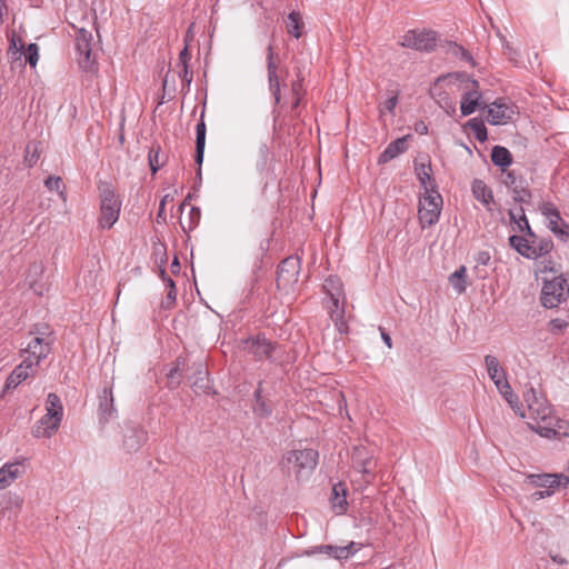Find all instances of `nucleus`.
I'll use <instances>...</instances> for the list:
<instances>
[{
    "mask_svg": "<svg viewBox=\"0 0 569 569\" xmlns=\"http://www.w3.org/2000/svg\"><path fill=\"white\" fill-rule=\"evenodd\" d=\"M300 260L301 257L297 253L287 257L280 264V273H287L290 278L297 277L300 270Z\"/></svg>",
    "mask_w": 569,
    "mask_h": 569,
    "instance_id": "obj_36",
    "label": "nucleus"
},
{
    "mask_svg": "<svg viewBox=\"0 0 569 569\" xmlns=\"http://www.w3.org/2000/svg\"><path fill=\"white\" fill-rule=\"evenodd\" d=\"M466 273V267L461 266L459 269H457L449 276V283L451 284L453 290L459 295L463 293L467 289Z\"/></svg>",
    "mask_w": 569,
    "mask_h": 569,
    "instance_id": "obj_38",
    "label": "nucleus"
},
{
    "mask_svg": "<svg viewBox=\"0 0 569 569\" xmlns=\"http://www.w3.org/2000/svg\"><path fill=\"white\" fill-rule=\"evenodd\" d=\"M490 259L489 254H488V251H480L479 252V257H478V261L480 263H483L486 264L488 262V260Z\"/></svg>",
    "mask_w": 569,
    "mask_h": 569,
    "instance_id": "obj_61",
    "label": "nucleus"
},
{
    "mask_svg": "<svg viewBox=\"0 0 569 569\" xmlns=\"http://www.w3.org/2000/svg\"><path fill=\"white\" fill-rule=\"evenodd\" d=\"M525 401L528 406V418L531 420L529 426L541 437L551 438L557 435L553 428V416L551 408L546 399L538 396L533 388L525 392Z\"/></svg>",
    "mask_w": 569,
    "mask_h": 569,
    "instance_id": "obj_1",
    "label": "nucleus"
},
{
    "mask_svg": "<svg viewBox=\"0 0 569 569\" xmlns=\"http://www.w3.org/2000/svg\"><path fill=\"white\" fill-rule=\"evenodd\" d=\"M513 113L512 106L505 99H497L488 108V121L493 126L505 124L512 119Z\"/></svg>",
    "mask_w": 569,
    "mask_h": 569,
    "instance_id": "obj_12",
    "label": "nucleus"
},
{
    "mask_svg": "<svg viewBox=\"0 0 569 569\" xmlns=\"http://www.w3.org/2000/svg\"><path fill=\"white\" fill-rule=\"evenodd\" d=\"M318 458L319 453L313 449L290 450L282 456L279 466L283 470L292 471L300 480L312 473L318 465Z\"/></svg>",
    "mask_w": 569,
    "mask_h": 569,
    "instance_id": "obj_2",
    "label": "nucleus"
},
{
    "mask_svg": "<svg viewBox=\"0 0 569 569\" xmlns=\"http://www.w3.org/2000/svg\"><path fill=\"white\" fill-rule=\"evenodd\" d=\"M502 48L505 54L508 56L510 60H516V57L518 56L516 50L506 41L505 38H502Z\"/></svg>",
    "mask_w": 569,
    "mask_h": 569,
    "instance_id": "obj_51",
    "label": "nucleus"
},
{
    "mask_svg": "<svg viewBox=\"0 0 569 569\" xmlns=\"http://www.w3.org/2000/svg\"><path fill=\"white\" fill-rule=\"evenodd\" d=\"M471 191L478 201H480L488 210L491 209L490 206L493 203V193L481 179H475L472 181Z\"/></svg>",
    "mask_w": 569,
    "mask_h": 569,
    "instance_id": "obj_27",
    "label": "nucleus"
},
{
    "mask_svg": "<svg viewBox=\"0 0 569 569\" xmlns=\"http://www.w3.org/2000/svg\"><path fill=\"white\" fill-rule=\"evenodd\" d=\"M553 492H555V490H539V491L533 492L531 495V498L533 500H541V499L552 496Z\"/></svg>",
    "mask_w": 569,
    "mask_h": 569,
    "instance_id": "obj_53",
    "label": "nucleus"
},
{
    "mask_svg": "<svg viewBox=\"0 0 569 569\" xmlns=\"http://www.w3.org/2000/svg\"><path fill=\"white\" fill-rule=\"evenodd\" d=\"M46 413L62 420L63 407L58 395L50 392L46 401Z\"/></svg>",
    "mask_w": 569,
    "mask_h": 569,
    "instance_id": "obj_37",
    "label": "nucleus"
},
{
    "mask_svg": "<svg viewBox=\"0 0 569 569\" xmlns=\"http://www.w3.org/2000/svg\"><path fill=\"white\" fill-rule=\"evenodd\" d=\"M44 186L47 187V189H49L50 191H58L59 194L66 199L64 197V186L62 184V180L60 177H57V176H49L46 181H44Z\"/></svg>",
    "mask_w": 569,
    "mask_h": 569,
    "instance_id": "obj_44",
    "label": "nucleus"
},
{
    "mask_svg": "<svg viewBox=\"0 0 569 569\" xmlns=\"http://www.w3.org/2000/svg\"><path fill=\"white\" fill-rule=\"evenodd\" d=\"M400 44L418 51H432L437 46V33L431 30H409L402 37Z\"/></svg>",
    "mask_w": 569,
    "mask_h": 569,
    "instance_id": "obj_8",
    "label": "nucleus"
},
{
    "mask_svg": "<svg viewBox=\"0 0 569 569\" xmlns=\"http://www.w3.org/2000/svg\"><path fill=\"white\" fill-rule=\"evenodd\" d=\"M305 23L302 21L301 14L298 11H291L286 20V28L290 36L296 39H299L302 36V29Z\"/></svg>",
    "mask_w": 569,
    "mask_h": 569,
    "instance_id": "obj_34",
    "label": "nucleus"
},
{
    "mask_svg": "<svg viewBox=\"0 0 569 569\" xmlns=\"http://www.w3.org/2000/svg\"><path fill=\"white\" fill-rule=\"evenodd\" d=\"M539 210L541 214L548 221V228L550 231L561 241H569V223H567L562 218L555 206V203L550 201H543L539 206Z\"/></svg>",
    "mask_w": 569,
    "mask_h": 569,
    "instance_id": "obj_6",
    "label": "nucleus"
},
{
    "mask_svg": "<svg viewBox=\"0 0 569 569\" xmlns=\"http://www.w3.org/2000/svg\"><path fill=\"white\" fill-rule=\"evenodd\" d=\"M253 411L257 416H259L261 418H267V417L271 416V412H272L271 408L268 406V403L262 398L260 388H258L254 391Z\"/></svg>",
    "mask_w": 569,
    "mask_h": 569,
    "instance_id": "obj_42",
    "label": "nucleus"
},
{
    "mask_svg": "<svg viewBox=\"0 0 569 569\" xmlns=\"http://www.w3.org/2000/svg\"><path fill=\"white\" fill-rule=\"evenodd\" d=\"M244 349L258 360L269 359L273 351V345L264 337L257 336L244 341Z\"/></svg>",
    "mask_w": 569,
    "mask_h": 569,
    "instance_id": "obj_16",
    "label": "nucleus"
},
{
    "mask_svg": "<svg viewBox=\"0 0 569 569\" xmlns=\"http://www.w3.org/2000/svg\"><path fill=\"white\" fill-rule=\"evenodd\" d=\"M381 338L388 348L392 347L391 337L385 330H381Z\"/></svg>",
    "mask_w": 569,
    "mask_h": 569,
    "instance_id": "obj_60",
    "label": "nucleus"
},
{
    "mask_svg": "<svg viewBox=\"0 0 569 569\" xmlns=\"http://www.w3.org/2000/svg\"><path fill=\"white\" fill-rule=\"evenodd\" d=\"M98 190L100 197L98 224L101 229H110L119 219L122 203L111 183L100 182Z\"/></svg>",
    "mask_w": 569,
    "mask_h": 569,
    "instance_id": "obj_3",
    "label": "nucleus"
},
{
    "mask_svg": "<svg viewBox=\"0 0 569 569\" xmlns=\"http://www.w3.org/2000/svg\"><path fill=\"white\" fill-rule=\"evenodd\" d=\"M23 50V44L20 39H17L14 34L9 40L8 56L12 60L20 59Z\"/></svg>",
    "mask_w": 569,
    "mask_h": 569,
    "instance_id": "obj_43",
    "label": "nucleus"
},
{
    "mask_svg": "<svg viewBox=\"0 0 569 569\" xmlns=\"http://www.w3.org/2000/svg\"><path fill=\"white\" fill-rule=\"evenodd\" d=\"M521 256L535 260V272L545 273V272H556L555 263L551 260L549 252L550 251H518Z\"/></svg>",
    "mask_w": 569,
    "mask_h": 569,
    "instance_id": "obj_18",
    "label": "nucleus"
},
{
    "mask_svg": "<svg viewBox=\"0 0 569 569\" xmlns=\"http://www.w3.org/2000/svg\"><path fill=\"white\" fill-rule=\"evenodd\" d=\"M38 50H39V48H38L37 43H30L27 47L26 60L31 67H36V64L38 62V59H39Z\"/></svg>",
    "mask_w": 569,
    "mask_h": 569,
    "instance_id": "obj_46",
    "label": "nucleus"
},
{
    "mask_svg": "<svg viewBox=\"0 0 569 569\" xmlns=\"http://www.w3.org/2000/svg\"><path fill=\"white\" fill-rule=\"evenodd\" d=\"M416 173L420 184L423 187L425 192L437 190V183L432 178L431 163H416Z\"/></svg>",
    "mask_w": 569,
    "mask_h": 569,
    "instance_id": "obj_28",
    "label": "nucleus"
},
{
    "mask_svg": "<svg viewBox=\"0 0 569 569\" xmlns=\"http://www.w3.org/2000/svg\"><path fill=\"white\" fill-rule=\"evenodd\" d=\"M455 48H456V51H455V52H456V53H460V54H461V58H462L463 60L469 61V62H471V61H472V56H471V54H470V52H469V51H467L463 47H461V46H457V44H456V47H455Z\"/></svg>",
    "mask_w": 569,
    "mask_h": 569,
    "instance_id": "obj_56",
    "label": "nucleus"
},
{
    "mask_svg": "<svg viewBox=\"0 0 569 569\" xmlns=\"http://www.w3.org/2000/svg\"><path fill=\"white\" fill-rule=\"evenodd\" d=\"M407 149L406 138H398L391 141L378 158V164H386Z\"/></svg>",
    "mask_w": 569,
    "mask_h": 569,
    "instance_id": "obj_24",
    "label": "nucleus"
},
{
    "mask_svg": "<svg viewBox=\"0 0 569 569\" xmlns=\"http://www.w3.org/2000/svg\"><path fill=\"white\" fill-rule=\"evenodd\" d=\"M353 466L360 471L365 480L369 482L373 475V460L365 449H356L352 456Z\"/></svg>",
    "mask_w": 569,
    "mask_h": 569,
    "instance_id": "obj_20",
    "label": "nucleus"
},
{
    "mask_svg": "<svg viewBox=\"0 0 569 569\" xmlns=\"http://www.w3.org/2000/svg\"><path fill=\"white\" fill-rule=\"evenodd\" d=\"M42 271H43V267H42V264H33V266L30 268V270H29V276H28V279H29V286H30V288H31L36 293H38V295H42V292H43V287H42V286H39V284L37 283V281H36V280H31L30 278H31V274H32V273H33L34 276H37V274L42 273Z\"/></svg>",
    "mask_w": 569,
    "mask_h": 569,
    "instance_id": "obj_45",
    "label": "nucleus"
},
{
    "mask_svg": "<svg viewBox=\"0 0 569 569\" xmlns=\"http://www.w3.org/2000/svg\"><path fill=\"white\" fill-rule=\"evenodd\" d=\"M442 203L443 200L438 190L423 192L418 208V218L423 228L438 222Z\"/></svg>",
    "mask_w": 569,
    "mask_h": 569,
    "instance_id": "obj_5",
    "label": "nucleus"
},
{
    "mask_svg": "<svg viewBox=\"0 0 569 569\" xmlns=\"http://www.w3.org/2000/svg\"><path fill=\"white\" fill-rule=\"evenodd\" d=\"M497 390L502 396V398L508 402V405L511 407L516 415H518L521 418L526 417V412L519 400V397L517 393L513 392L509 382L499 386Z\"/></svg>",
    "mask_w": 569,
    "mask_h": 569,
    "instance_id": "obj_26",
    "label": "nucleus"
},
{
    "mask_svg": "<svg viewBox=\"0 0 569 569\" xmlns=\"http://www.w3.org/2000/svg\"><path fill=\"white\" fill-rule=\"evenodd\" d=\"M323 290L328 295V297L331 299H342L345 300V291H343V284L339 277L337 276H329L325 282H323Z\"/></svg>",
    "mask_w": 569,
    "mask_h": 569,
    "instance_id": "obj_32",
    "label": "nucleus"
},
{
    "mask_svg": "<svg viewBox=\"0 0 569 569\" xmlns=\"http://www.w3.org/2000/svg\"><path fill=\"white\" fill-rule=\"evenodd\" d=\"M160 151L161 148L159 144L152 146L149 150L148 161L152 174H154L164 164L166 157L161 154Z\"/></svg>",
    "mask_w": 569,
    "mask_h": 569,
    "instance_id": "obj_39",
    "label": "nucleus"
},
{
    "mask_svg": "<svg viewBox=\"0 0 569 569\" xmlns=\"http://www.w3.org/2000/svg\"><path fill=\"white\" fill-rule=\"evenodd\" d=\"M332 509L342 515L347 511V490L342 483H337L332 488V497L330 498Z\"/></svg>",
    "mask_w": 569,
    "mask_h": 569,
    "instance_id": "obj_31",
    "label": "nucleus"
},
{
    "mask_svg": "<svg viewBox=\"0 0 569 569\" xmlns=\"http://www.w3.org/2000/svg\"><path fill=\"white\" fill-rule=\"evenodd\" d=\"M38 160L37 151L34 150L32 153H30V144L27 146V154H26V161L29 163V166H33Z\"/></svg>",
    "mask_w": 569,
    "mask_h": 569,
    "instance_id": "obj_55",
    "label": "nucleus"
},
{
    "mask_svg": "<svg viewBox=\"0 0 569 569\" xmlns=\"http://www.w3.org/2000/svg\"><path fill=\"white\" fill-rule=\"evenodd\" d=\"M485 365L490 380L495 383L496 388L508 382L507 372L500 365L498 358L492 355L485 356Z\"/></svg>",
    "mask_w": 569,
    "mask_h": 569,
    "instance_id": "obj_21",
    "label": "nucleus"
},
{
    "mask_svg": "<svg viewBox=\"0 0 569 569\" xmlns=\"http://www.w3.org/2000/svg\"><path fill=\"white\" fill-rule=\"evenodd\" d=\"M124 445L129 450H136L140 446V440L137 441L136 445L131 443V438H127L124 440Z\"/></svg>",
    "mask_w": 569,
    "mask_h": 569,
    "instance_id": "obj_62",
    "label": "nucleus"
},
{
    "mask_svg": "<svg viewBox=\"0 0 569 569\" xmlns=\"http://www.w3.org/2000/svg\"><path fill=\"white\" fill-rule=\"evenodd\" d=\"M295 79L290 83L291 96L305 97L306 89L303 87L305 74L299 67H295Z\"/></svg>",
    "mask_w": 569,
    "mask_h": 569,
    "instance_id": "obj_41",
    "label": "nucleus"
},
{
    "mask_svg": "<svg viewBox=\"0 0 569 569\" xmlns=\"http://www.w3.org/2000/svg\"><path fill=\"white\" fill-rule=\"evenodd\" d=\"M302 99H303V97L292 96V101H291V111L292 112H295L298 109Z\"/></svg>",
    "mask_w": 569,
    "mask_h": 569,
    "instance_id": "obj_59",
    "label": "nucleus"
},
{
    "mask_svg": "<svg viewBox=\"0 0 569 569\" xmlns=\"http://www.w3.org/2000/svg\"><path fill=\"white\" fill-rule=\"evenodd\" d=\"M168 261L167 251H160L158 254H156V262L158 264V269L160 270V266L164 268V264Z\"/></svg>",
    "mask_w": 569,
    "mask_h": 569,
    "instance_id": "obj_54",
    "label": "nucleus"
},
{
    "mask_svg": "<svg viewBox=\"0 0 569 569\" xmlns=\"http://www.w3.org/2000/svg\"><path fill=\"white\" fill-rule=\"evenodd\" d=\"M569 295V278L563 274L553 277L551 280L543 279L541 290V303L546 308H556L567 300Z\"/></svg>",
    "mask_w": 569,
    "mask_h": 569,
    "instance_id": "obj_4",
    "label": "nucleus"
},
{
    "mask_svg": "<svg viewBox=\"0 0 569 569\" xmlns=\"http://www.w3.org/2000/svg\"><path fill=\"white\" fill-rule=\"evenodd\" d=\"M22 351L32 359L33 365L39 366L40 361L46 359L51 351L50 342L43 338L33 337Z\"/></svg>",
    "mask_w": 569,
    "mask_h": 569,
    "instance_id": "obj_17",
    "label": "nucleus"
},
{
    "mask_svg": "<svg viewBox=\"0 0 569 569\" xmlns=\"http://www.w3.org/2000/svg\"><path fill=\"white\" fill-rule=\"evenodd\" d=\"M509 243L512 249H532L528 244V239H526L522 236H517V234L510 236Z\"/></svg>",
    "mask_w": 569,
    "mask_h": 569,
    "instance_id": "obj_47",
    "label": "nucleus"
},
{
    "mask_svg": "<svg viewBox=\"0 0 569 569\" xmlns=\"http://www.w3.org/2000/svg\"><path fill=\"white\" fill-rule=\"evenodd\" d=\"M199 220H200V209L192 207L190 209V222H189L188 228L192 229L193 227H196L198 224Z\"/></svg>",
    "mask_w": 569,
    "mask_h": 569,
    "instance_id": "obj_50",
    "label": "nucleus"
},
{
    "mask_svg": "<svg viewBox=\"0 0 569 569\" xmlns=\"http://www.w3.org/2000/svg\"><path fill=\"white\" fill-rule=\"evenodd\" d=\"M556 475L562 477L560 486L567 487L569 485V476L563 475V473H556Z\"/></svg>",
    "mask_w": 569,
    "mask_h": 569,
    "instance_id": "obj_63",
    "label": "nucleus"
},
{
    "mask_svg": "<svg viewBox=\"0 0 569 569\" xmlns=\"http://www.w3.org/2000/svg\"><path fill=\"white\" fill-rule=\"evenodd\" d=\"M345 306H346V299L338 300V299H329L327 308L329 310L330 319L335 322V325L338 327L339 331H342L346 327L345 321Z\"/></svg>",
    "mask_w": 569,
    "mask_h": 569,
    "instance_id": "obj_29",
    "label": "nucleus"
},
{
    "mask_svg": "<svg viewBox=\"0 0 569 569\" xmlns=\"http://www.w3.org/2000/svg\"><path fill=\"white\" fill-rule=\"evenodd\" d=\"M180 261H179V258L177 256L173 257L172 261H171V264H170V270L173 274H178L180 272Z\"/></svg>",
    "mask_w": 569,
    "mask_h": 569,
    "instance_id": "obj_57",
    "label": "nucleus"
},
{
    "mask_svg": "<svg viewBox=\"0 0 569 569\" xmlns=\"http://www.w3.org/2000/svg\"><path fill=\"white\" fill-rule=\"evenodd\" d=\"M360 549V545L351 541L346 546L321 545L308 551V555L326 553L337 560H347Z\"/></svg>",
    "mask_w": 569,
    "mask_h": 569,
    "instance_id": "obj_11",
    "label": "nucleus"
},
{
    "mask_svg": "<svg viewBox=\"0 0 569 569\" xmlns=\"http://www.w3.org/2000/svg\"><path fill=\"white\" fill-rule=\"evenodd\" d=\"M278 56L274 52L272 43L267 47V72L269 90L274 99L276 104L281 102L280 77L278 76Z\"/></svg>",
    "mask_w": 569,
    "mask_h": 569,
    "instance_id": "obj_9",
    "label": "nucleus"
},
{
    "mask_svg": "<svg viewBox=\"0 0 569 569\" xmlns=\"http://www.w3.org/2000/svg\"><path fill=\"white\" fill-rule=\"evenodd\" d=\"M561 478L562 477L553 473H531L528 475L526 479L533 487L543 488V490H555L556 488L560 487Z\"/></svg>",
    "mask_w": 569,
    "mask_h": 569,
    "instance_id": "obj_22",
    "label": "nucleus"
},
{
    "mask_svg": "<svg viewBox=\"0 0 569 569\" xmlns=\"http://www.w3.org/2000/svg\"><path fill=\"white\" fill-rule=\"evenodd\" d=\"M491 161L495 166L505 170L512 162L511 152L505 147L495 146L491 150Z\"/></svg>",
    "mask_w": 569,
    "mask_h": 569,
    "instance_id": "obj_35",
    "label": "nucleus"
},
{
    "mask_svg": "<svg viewBox=\"0 0 569 569\" xmlns=\"http://www.w3.org/2000/svg\"><path fill=\"white\" fill-rule=\"evenodd\" d=\"M397 104H398V93L396 92L382 103V106L380 107V112L388 111L390 113H393Z\"/></svg>",
    "mask_w": 569,
    "mask_h": 569,
    "instance_id": "obj_48",
    "label": "nucleus"
},
{
    "mask_svg": "<svg viewBox=\"0 0 569 569\" xmlns=\"http://www.w3.org/2000/svg\"><path fill=\"white\" fill-rule=\"evenodd\" d=\"M481 93L477 90H469L462 94L460 111L463 117L469 116L480 107Z\"/></svg>",
    "mask_w": 569,
    "mask_h": 569,
    "instance_id": "obj_30",
    "label": "nucleus"
},
{
    "mask_svg": "<svg viewBox=\"0 0 569 569\" xmlns=\"http://www.w3.org/2000/svg\"><path fill=\"white\" fill-rule=\"evenodd\" d=\"M191 59V54L186 46L179 53V63L181 67L188 66L189 60Z\"/></svg>",
    "mask_w": 569,
    "mask_h": 569,
    "instance_id": "obj_52",
    "label": "nucleus"
},
{
    "mask_svg": "<svg viewBox=\"0 0 569 569\" xmlns=\"http://www.w3.org/2000/svg\"><path fill=\"white\" fill-rule=\"evenodd\" d=\"M503 183L512 191V198L519 203H530L532 193L528 188V183L522 178L515 174V171L506 172Z\"/></svg>",
    "mask_w": 569,
    "mask_h": 569,
    "instance_id": "obj_10",
    "label": "nucleus"
},
{
    "mask_svg": "<svg viewBox=\"0 0 569 569\" xmlns=\"http://www.w3.org/2000/svg\"><path fill=\"white\" fill-rule=\"evenodd\" d=\"M206 122H204V108L201 111L200 119L196 126V152L194 162L198 164L197 177L201 179V166L204 157L206 146Z\"/></svg>",
    "mask_w": 569,
    "mask_h": 569,
    "instance_id": "obj_15",
    "label": "nucleus"
},
{
    "mask_svg": "<svg viewBox=\"0 0 569 569\" xmlns=\"http://www.w3.org/2000/svg\"><path fill=\"white\" fill-rule=\"evenodd\" d=\"M415 131L419 134H426L428 132V127L425 122L420 121L416 123Z\"/></svg>",
    "mask_w": 569,
    "mask_h": 569,
    "instance_id": "obj_58",
    "label": "nucleus"
},
{
    "mask_svg": "<svg viewBox=\"0 0 569 569\" xmlns=\"http://www.w3.org/2000/svg\"><path fill=\"white\" fill-rule=\"evenodd\" d=\"M37 365H33L32 359L30 357H26L20 365H18L10 376L7 378L6 388L13 389L17 388L21 382L27 380L37 368Z\"/></svg>",
    "mask_w": 569,
    "mask_h": 569,
    "instance_id": "obj_14",
    "label": "nucleus"
},
{
    "mask_svg": "<svg viewBox=\"0 0 569 569\" xmlns=\"http://www.w3.org/2000/svg\"><path fill=\"white\" fill-rule=\"evenodd\" d=\"M100 419L102 421H108L114 416L116 409L113 406V397L111 390L104 388L103 396L100 398Z\"/></svg>",
    "mask_w": 569,
    "mask_h": 569,
    "instance_id": "obj_33",
    "label": "nucleus"
},
{
    "mask_svg": "<svg viewBox=\"0 0 569 569\" xmlns=\"http://www.w3.org/2000/svg\"><path fill=\"white\" fill-rule=\"evenodd\" d=\"M467 126L479 142H485L487 140V128L481 119L472 118L467 122Z\"/></svg>",
    "mask_w": 569,
    "mask_h": 569,
    "instance_id": "obj_40",
    "label": "nucleus"
},
{
    "mask_svg": "<svg viewBox=\"0 0 569 569\" xmlns=\"http://www.w3.org/2000/svg\"><path fill=\"white\" fill-rule=\"evenodd\" d=\"M159 277L164 283L166 298L161 301L162 309H171L176 305L177 288L174 281L167 276L166 269L160 266Z\"/></svg>",
    "mask_w": 569,
    "mask_h": 569,
    "instance_id": "obj_25",
    "label": "nucleus"
},
{
    "mask_svg": "<svg viewBox=\"0 0 569 569\" xmlns=\"http://www.w3.org/2000/svg\"><path fill=\"white\" fill-rule=\"evenodd\" d=\"M164 206H166V198H163L161 201H160V204H159V212H158V218H160L162 216V212L164 211Z\"/></svg>",
    "mask_w": 569,
    "mask_h": 569,
    "instance_id": "obj_64",
    "label": "nucleus"
},
{
    "mask_svg": "<svg viewBox=\"0 0 569 569\" xmlns=\"http://www.w3.org/2000/svg\"><path fill=\"white\" fill-rule=\"evenodd\" d=\"M179 77L181 78L183 84H186L187 87L190 86V83L192 81V72L189 71L188 66L181 67Z\"/></svg>",
    "mask_w": 569,
    "mask_h": 569,
    "instance_id": "obj_49",
    "label": "nucleus"
},
{
    "mask_svg": "<svg viewBox=\"0 0 569 569\" xmlns=\"http://www.w3.org/2000/svg\"><path fill=\"white\" fill-rule=\"evenodd\" d=\"M509 217L513 224L515 231L525 233L526 236L531 237V238L535 237L522 207H517V208L510 209Z\"/></svg>",
    "mask_w": 569,
    "mask_h": 569,
    "instance_id": "obj_23",
    "label": "nucleus"
},
{
    "mask_svg": "<svg viewBox=\"0 0 569 569\" xmlns=\"http://www.w3.org/2000/svg\"><path fill=\"white\" fill-rule=\"evenodd\" d=\"M23 461L24 459L6 462L0 468V490L8 488L26 473Z\"/></svg>",
    "mask_w": 569,
    "mask_h": 569,
    "instance_id": "obj_13",
    "label": "nucleus"
},
{
    "mask_svg": "<svg viewBox=\"0 0 569 569\" xmlns=\"http://www.w3.org/2000/svg\"><path fill=\"white\" fill-rule=\"evenodd\" d=\"M93 36L90 31L81 28L76 33V50L78 53V63L84 71H93L96 57L92 54Z\"/></svg>",
    "mask_w": 569,
    "mask_h": 569,
    "instance_id": "obj_7",
    "label": "nucleus"
},
{
    "mask_svg": "<svg viewBox=\"0 0 569 569\" xmlns=\"http://www.w3.org/2000/svg\"><path fill=\"white\" fill-rule=\"evenodd\" d=\"M60 419L56 417H51L49 415H44L37 422V425L32 429V435L36 438H51L61 425Z\"/></svg>",
    "mask_w": 569,
    "mask_h": 569,
    "instance_id": "obj_19",
    "label": "nucleus"
}]
</instances>
